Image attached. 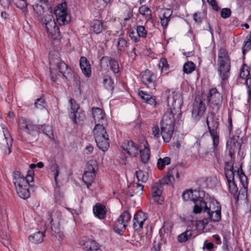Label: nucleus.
<instances>
[{
    "mask_svg": "<svg viewBox=\"0 0 251 251\" xmlns=\"http://www.w3.org/2000/svg\"><path fill=\"white\" fill-rule=\"evenodd\" d=\"M168 106L170 107L164 114L161 121V130L157 126L152 128V134L156 138L160 135L165 142H169L174 133L175 122L181 117L180 106L182 99L179 95L174 92L167 98Z\"/></svg>",
    "mask_w": 251,
    "mask_h": 251,
    "instance_id": "obj_1",
    "label": "nucleus"
},
{
    "mask_svg": "<svg viewBox=\"0 0 251 251\" xmlns=\"http://www.w3.org/2000/svg\"><path fill=\"white\" fill-rule=\"evenodd\" d=\"M53 13L56 16L57 23L52 14L46 15L44 18V24L46 25V29L49 36L54 40L61 38V34L59 25H65L70 20L68 16L67 2L64 1L57 5L53 10Z\"/></svg>",
    "mask_w": 251,
    "mask_h": 251,
    "instance_id": "obj_2",
    "label": "nucleus"
},
{
    "mask_svg": "<svg viewBox=\"0 0 251 251\" xmlns=\"http://www.w3.org/2000/svg\"><path fill=\"white\" fill-rule=\"evenodd\" d=\"M34 171L29 170L26 176H25L20 171L15 170L12 173L13 182L15 186L17 193L19 196L24 199H27L30 195L29 189L30 182L34 179Z\"/></svg>",
    "mask_w": 251,
    "mask_h": 251,
    "instance_id": "obj_3",
    "label": "nucleus"
},
{
    "mask_svg": "<svg viewBox=\"0 0 251 251\" xmlns=\"http://www.w3.org/2000/svg\"><path fill=\"white\" fill-rule=\"evenodd\" d=\"M218 73L220 76L222 86H225L230 75L231 61L228 53L226 49L221 48L218 54Z\"/></svg>",
    "mask_w": 251,
    "mask_h": 251,
    "instance_id": "obj_4",
    "label": "nucleus"
},
{
    "mask_svg": "<svg viewBox=\"0 0 251 251\" xmlns=\"http://www.w3.org/2000/svg\"><path fill=\"white\" fill-rule=\"evenodd\" d=\"M93 132L98 147L103 151H107L109 147V139L106 129L98 126L94 127Z\"/></svg>",
    "mask_w": 251,
    "mask_h": 251,
    "instance_id": "obj_5",
    "label": "nucleus"
},
{
    "mask_svg": "<svg viewBox=\"0 0 251 251\" xmlns=\"http://www.w3.org/2000/svg\"><path fill=\"white\" fill-rule=\"evenodd\" d=\"M204 196V192L203 191L191 189L185 191L182 197L184 201L191 200L195 203L193 212L196 214L201 213V208L198 206L201 200Z\"/></svg>",
    "mask_w": 251,
    "mask_h": 251,
    "instance_id": "obj_6",
    "label": "nucleus"
},
{
    "mask_svg": "<svg viewBox=\"0 0 251 251\" xmlns=\"http://www.w3.org/2000/svg\"><path fill=\"white\" fill-rule=\"evenodd\" d=\"M18 128L32 136L38 134L40 131V125H37L30 119L22 117L19 119Z\"/></svg>",
    "mask_w": 251,
    "mask_h": 251,
    "instance_id": "obj_7",
    "label": "nucleus"
},
{
    "mask_svg": "<svg viewBox=\"0 0 251 251\" xmlns=\"http://www.w3.org/2000/svg\"><path fill=\"white\" fill-rule=\"evenodd\" d=\"M71 106L70 111H69V116L73 123L77 125H81L85 119L84 112L80 109L79 105L74 99L69 100Z\"/></svg>",
    "mask_w": 251,
    "mask_h": 251,
    "instance_id": "obj_8",
    "label": "nucleus"
},
{
    "mask_svg": "<svg viewBox=\"0 0 251 251\" xmlns=\"http://www.w3.org/2000/svg\"><path fill=\"white\" fill-rule=\"evenodd\" d=\"M206 123L210 136L213 139H219V123L215 114L209 113L206 119Z\"/></svg>",
    "mask_w": 251,
    "mask_h": 251,
    "instance_id": "obj_9",
    "label": "nucleus"
},
{
    "mask_svg": "<svg viewBox=\"0 0 251 251\" xmlns=\"http://www.w3.org/2000/svg\"><path fill=\"white\" fill-rule=\"evenodd\" d=\"M206 106L203 100L199 98H196L192 105V117L196 121H199L206 111Z\"/></svg>",
    "mask_w": 251,
    "mask_h": 251,
    "instance_id": "obj_10",
    "label": "nucleus"
},
{
    "mask_svg": "<svg viewBox=\"0 0 251 251\" xmlns=\"http://www.w3.org/2000/svg\"><path fill=\"white\" fill-rule=\"evenodd\" d=\"M198 206L201 208V212L203 209L207 215L214 213L218 211H221L220 203L215 200H210L209 201L206 202L203 198Z\"/></svg>",
    "mask_w": 251,
    "mask_h": 251,
    "instance_id": "obj_11",
    "label": "nucleus"
},
{
    "mask_svg": "<svg viewBox=\"0 0 251 251\" xmlns=\"http://www.w3.org/2000/svg\"><path fill=\"white\" fill-rule=\"evenodd\" d=\"M92 112L96 124L95 127L99 126L105 128L108 124L104 112L99 107H93Z\"/></svg>",
    "mask_w": 251,
    "mask_h": 251,
    "instance_id": "obj_12",
    "label": "nucleus"
},
{
    "mask_svg": "<svg viewBox=\"0 0 251 251\" xmlns=\"http://www.w3.org/2000/svg\"><path fill=\"white\" fill-rule=\"evenodd\" d=\"M141 76L142 81L148 88L155 89L156 76L152 71L147 69L141 73Z\"/></svg>",
    "mask_w": 251,
    "mask_h": 251,
    "instance_id": "obj_13",
    "label": "nucleus"
},
{
    "mask_svg": "<svg viewBox=\"0 0 251 251\" xmlns=\"http://www.w3.org/2000/svg\"><path fill=\"white\" fill-rule=\"evenodd\" d=\"M207 101L217 107L221 105L223 101V96L217 88H211L209 90L207 97Z\"/></svg>",
    "mask_w": 251,
    "mask_h": 251,
    "instance_id": "obj_14",
    "label": "nucleus"
},
{
    "mask_svg": "<svg viewBox=\"0 0 251 251\" xmlns=\"http://www.w3.org/2000/svg\"><path fill=\"white\" fill-rule=\"evenodd\" d=\"M79 245L84 250L87 251H97L99 249V245L96 241L86 236L80 239Z\"/></svg>",
    "mask_w": 251,
    "mask_h": 251,
    "instance_id": "obj_15",
    "label": "nucleus"
},
{
    "mask_svg": "<svg viewBox=\"0 0 251 251\" xmlns=\"http://www.w3.org/2000/svg\"><path fill=\"white\" fill-rule=\"evenodd\" d=\"M50 65L51 67L55 65L56 69L66 79L72 75L71 68L63 61L58 60L56 62H53L52 60H50Z\"/></svg>",
    "mask_w": 251,
    "mask_h": 251,
    "instance_id": "obj_16",
    "label": "nucleus"
},
{
    "mask_svg": "<svg viewBox=\"0 0 251 251\" xmlns=\"http://www.w3.org/2000/svg\"><path fill=\"white\" fill-rule=\"evenodd\" d=\"M50 65L51 67L55 65L56 69L66 79L72 75L71 68L63 61L58 60L56 62H53L52 60H50Z\"/></svg>",
    "mask_w": 251,
    "mask_h": 251,
    "instance_id": "obj_17",
    "label": "nucleus"
},
{
    "mask_svg": "<svg viewBox=\"0 0 251 251\" xmlns=\"http://www.w3.org/2000/svg\"><path fill=\"white\" fill-rule=\"evenodd\" d=\"M147 214L141 211H138L133 218V228L136 231H140L143 228L144 222L147 220Z\"/></svg>",
    "mask_w": 251,
    "mask_h": 251,
    "instance_id": "obj_18",
    "label": "nucleus"
},
{
    "mask_svg": "<svg viewBox=\"0 0 251 251\" xmlns=\"http://www.w3.org/2000/svg\"><path fill=\"white\" fill-rule=\"evenodd\" d=\"M162 190V184L159 182L153 184L151 188L152 199L154 201L159 204H162L163 201V197L161 196Z\"/></svg>",
    "mask_w": 251,
    "mask_h": 251,
    "instance_id": "obj_19",
    "label": "nucleus"
},
{
    "mask_svg": "<svg viewBox=\"0 0 251 251\" xmlns=\"http://www.w3.org/2000/svg\"><path fill=\"white\" fill-rule=\"evenodd\" d=\"M122 148L129 156H136L138 154V147L131 140H125L123 143Z\"/></svg>",
    "mask_w": 251,
    "mask_h": 251,
    "instance_id": "obj_20",
    "label": "nucleus"
},
{
    "mask_svg": "<svg viewBox=\"0 0 251 251\" xmlns=\"http://www.w3.org/2000/svg\"><path fill=\"white\" fill-rule=\"evenodd\" d=\"M0 1L4 7H9L12 1L17 7L21 9L25 14L28 11V3L26 0H0Z\"/></svg>",
    "mask_w": 251,
    "mask_h": 251,
    "instance_id": "obj_21",
    "label": "nucleus"
},
{
    "mask_svg": "<svg viewBox=\"0 0 251 251\" xmlns=\"http://www.w3.org/2000/svg\"><path fill=\"white\" fill-rule=\"evenodd\" d=\"M139 12L146 20V25L151 23L153 27L154 26V21L152 18V12L149 7L145 5H142L139 8Z\"/></svg>",
    "mask_w": 251,
    "mask_h": 251,
    "instance_id": "obj_22",
    "label": "nucleus"
},
{
    "mask_svg": "<svg viewBox=\"0 0 251 251\" xmlns=\"http://www.w3.org/2000/svg\"><path fill=\"white\" fill-rule=\"evenodd\" d=\"M79 64L82 73L86 77H89L91 75V68L88 59L85 57H81L79 60Z\"/></svg>",
    "mask_w": 251,
    "mask_h": 251,
    "instance_id": "obj_23",
    "label": "nucleus"
},
{
    "mask_svg": "<svg viewBox=\"0 0 251 251\" xmlns=\"http://www.w3.org/2000/svg\"><path fill=\"white\" fill-rule=\"evenodd\" d=\"M93 212L97 217L102 220L105 219L107 210L105 206L97 203L93 207Z\"/></svg>",
    "mask_w": 251,
    "mask_h": 251,
    "instance_id": "obj_24",
    "label": "nucleus"
},
{
    "mask_svg": "<svg viewBox=\"0 0 251 251\" xmlns=\"http://www.w3.org/2000/svg\"><path fill=\"white\" fill-rule=\"evenodd\" d=\"M139 96L144 100V102L150 105L156 106L157 102L155 98L151 95L142 90H138Z\"/></svg>",
    "mask_w": 251,
    "mask_h": 251,
    "instance_id": "obj_25",
    "label": "nucleus"
},
{
    "mask_svg": "<svg viewBox=\"0 0 251 251\" xmlns=\"http://www.w3.org/2000/svg\"><path fill=\"white\" fill-rule=\"evenodd\" d=\"M103 29L102 22L98 20H94L90 23V30L93 33L98 34Z\"/></svg>",
    "mask_w": 251,
    "mask_h": 251,
    "instance_id": "obj_26",
    "label": "nucleus"
},
{
    "mask_svg": "<svg viewBox=\"0 0 251 251\" xmlns=\"http://www.w3.org/2000/svg\"><path fill=\"white\" fill-rule=\"evenodd\" d=\"M172 14L173 11L170 9L167 8L164 10L162 16L160 17V23L164 29L167 27Z\"/></svg>",
    "mask_w": 251,
    "mask_h": 251,
    "instance_id": "obj_27",
    "label": "nucleus"
},
{
    "mask_svg": "<svg viewBox=\"0 0 251 251\" xmlns=\"http://www.w3.org/2000/svg\"><path fill=\"white\" fill-rule=\"evenodd\" d=\"M144 149L140 150L141 160L142 163H146L149 161L150 157V150L149 145L147 142H146L144 145Z\"/></svg>",
    "mask_w": 251,
    "mask_h": 251,
    "instance_id": "obj_28",
    "label": "nucleus"
},
{
    "mask_svg": "<svg viewBox=\"0 0 251 251\" xmlns=\"http://www.w3.org/2000/svg\"><path fill=\"white\" fill-rule=\"evenodd\" d=\"M96 174V173H94L93 172L85 171L82 177V179L88 189H89L95 179Z\"/></svg>",
    "mask_w": 251,
    "mask_h": 251,
    "instance_id": "obj_29",
    "label": "nucleus"
},
{
    "mask_svg": "<svg viewBox=\"0 0 251 251\" xmlns=\"http://www.w3.org/2000/svg\"><path fill=\"white\" fill-rule=\"evenodd\" d=\"M105 59L108 61L110 69L115 74H118L119 72V66L118 61L114 58L106 56H103L101 59V60Z\"/></svg>",
    "mask_w": 251,
    "mask_h": 251,
    "instance_id": "obj_30",
    "label": "nucleus"
},
{
    "mask_svg": "<svg viewBox=\"0 0 251 251\" xmlns=\"http://www.w3.org/2000/svg\"><path fill=\"white\" fill-rule=\"evenodd\" d=\"M45 233L40 231H37L29 236L30 242L35 244H39L44 241Z\"/></svg>",
    "mask_w": 251,
    "mask_h": 251,
    "instance_id": "obj_31",
    "label": "nucleus"
},
{
    "mask_svg": "<svg viewBox=\"0 0 251 251\" xmlns=\"http://www.w3.org/2000/svg\"><path fill=\"white\" fill-rule=\"evenodd\" d=\"M127 225L124 222L121 221L120 219L118 218L115 222L113 229L114 231L119 234H122L125 230L126 229Z\"/></svg>",
    "mask_w": 251,
    "mask_h": 251,
    "instance_id": "obj_32",
    "label": "nucleus"
},
{
    "mask_svg": "<svg viewBox=\"0 0 251 251\" xmlns=\"http://www.w3.org/2000/svg\"><path fill=\"white\" fill-rule=\"evenodd\" d=\"M98 168L97 161L95 159H91L87 162L85 171L96 173V170H98Z\"/></svg>",
    "mask_w": 251,
    "mask_h": 251,
    "instance_id": "obj_33",
    "label": "nucleus"
},
{
    "mask_svg": "<svg viewBox=\"0 0 251 251\" xmlns=\"http://www.w3.org/2000/svg\"><path fill=\"white\" fill-rule=\"evenodd\" d=\"M220 139H213L212 145L213 147V152L214 153V157L216 158L217 162L219 163L220 160V154L218 145L219 144Z\"/></svg>",
    "mask_w": 251,
    "mask_h": 251,
    "instance_id": "obj_34",
    "label": "nucleus"
},
{
    "mask_svg": "<svg viewBox=\"0 0 251 251\" xmlns=\"http://www.w3.org/2000/svg\"><path fill=\"white\" fill-rule=\"evenodd\" d=\"M239 77L241 79H246L249 77L250 75L249 67L245 64L242 65L240 68Z\"/></svg>",
    "mask_w": 251,
    "mask_h": 251,
    "instance_id": "obj_35",
    "label": "nucleus"
},
{
    "mask_svg": "<svg viewBox=\"0 0 251 251\" xmlns=\"http://www.w3.org/2000/svg\"><path fill=\"white\" fill-rule=\"evenodd\" d=\"M225 171L228 183L234 181V173L235 171H234L233 167H231L230 168H225Z\"/></svg>",
    "mask_w": 251,
    "mask_h": 251,
    "instance_id": "obj_36",
    "label": "nucleus"
},
{
    "mask_svg": "<svg viewBox=\"0 0 251 251\" xmlns=\"http://www.w3.org/2000/svg\"><path fill=\"white\" fill-rule=\"evenodd\" d=\"M192 230H187L177 236V240L179 243L187 241L192 236Z\"/></svg>",
    "mask_w": 251,
    "mask_h": 251,
    "instance_id": "obj_37",
    "label": "nucleus"
},
{
    "mask_svg": "<svg viewBox=\"0 0 251 251\" xmlns=\"http://www.w3.org/2000/svg\"><path fill=\"white\" fill-rule=\"evenodd\" d=\"M49 169L53 173L55 183H57V176L59 174L58 165L55 162L52 161L49 165Z\"/></svg>",
    "mask_w": 251,
    "mask_h": 251,
    "instance_id": "obj_38",
    "label": "nucleus"
},
{
    "mask_svg": "<svg viewBox=\"0 0 251 251\" xmlns=\"http://www.w3.org/2000/svg\"><path fill=\"white\" fill-rule=\"evenodd\" d=\"M171 163V158L169 157H165L163 158H160L157 161L158 168L162 170L166 165L170 164Z\"/></svg>",
    "mask_w": 251,
    "mask_h": 251,
    "instance_id": "obj_39",
    "label": "nucleus"
},
{
    "mask_svg": "<svg viewBox=\"0 0 251 251\" xmlns=\"http://www.w3.org/2000/svg\"><path fill=\"white\" fill-rule=\"evenodd\" d=\"M168 174H169V177H172L173 180H175V178L179 179V167L178 166H175V167L169 168Z\"/></svg>",
    "mask_w": 251,
    "mask_h": 251,
    "instance_id": "obj_40",
    "label": "nucleus"
},
{
    "mask_svg": "<svg viewBox=\"0 0 251 251\" xmlns=\"http://www.w3.org/2000/svg\"><path fill=\"white\" fill-rule=\"evenodd\" d=\"M195 69V65L192 61H188L185 63L183 67V72L187 74H190Z\"/></svg>",
    "mask_w": 251,
    "mask_h": 251,
    "instance_id": "obj_41",
    "label": "nucleus"
},
{
    "mask_svg": "<svg viewBox=\"0 0 251 251\" xmlns=\"http://www.w3.org/2000/svg\"><path fill=\"white\" fill-rule=\"evenodd\" d=\"M40 129L43 132L50 138L53 137L52 127L50 125H40Z\"/></svg>",
    "mask_w": 251,
    "mask_h": 251,
    "instance_id": "obj_42",
    "label": "nucleus"
},
{
    "mask_svg": "<svg viewBox=\"0 0 251 251\" xmlns=\"http://www.w3.org/2000/svg\"><path fill=\"white\" fill-rule=\"evenodd\" d=\"M137 34L139 38H146L147 35V31L144 26L138 25L136 27Z\"/></svg>",
    "mask_w": 251,
    "mask_h": 251,
    "instance_id": "obj_43",
    "label": "nucleus"
},
{
    "mask_svg": "<svg viewBox=\"0 0 251 251\" xmlns=\"http://www.w3.org/2000/svg\"><path fill=\"white\" fill-rule=\"evenodd\" d=\"M131 218V216L129 213L128 210H126L121 213L120 217L118 218L121 221L124 222L127 225L128 223L130 221Z\"/></svg>",
    "mask_w": 251,
    "mask_h": 251,
    "instance_id": "obj_44",
    "label": "nucleus"
},
{
    "mask_svg": "<svg viewBox=\"0 0 251 251\" xmlns=\"http://www.w3.org/2000/svg\"><path fill=\"white\" fill-rule=\"evenodd\" d=\"M103 84L107 89L111 90L114 89V82L111 77L108 75H106L104 77Z\"/></svg>",
    "mask_w": 251,
    "mask_h": 251,
    "instance_id": "obj_45",
    "label": "nucleus"
},
{
    "mask_svg": "<svg viewBox=\"0 0 251 251\" xmlns=\"http://www.w3.org/2000/svg\"><path fill=\"white\" fill-rule=\"evenodd\" d=\"M136 177L139 181L145 182L148 180V175L146 173L144 172L141 170H139L136 172Z\"/></svg>",
    "mask_w": 251,
    "mask_h": 251,
    "instance_id": "obj_46",
    "label": "nucleus"
},
{
    "mask_svg": "<svg viewBox=\"0 0 251 251\" xmlns=\"http://www.w3.org/2000/svg\"><path fill=\"white\" fill-rule=\"evenodd\" d=\"M208 218L212 222H218L221 219V211H218L214 213L208 215Z\"/></svg>",
    "mask_w": 251,
    "mask_h": 251,
    "instance_id": "obj_47",
    "label": "nucleus"
},
{
    "mask_svg": "<svg viewBox=\"0 0 251 251\" xmlns=\"http://www.w3.org/2000/svg\"><path fill=\"white\" fill-rule=\"evenodd\" d=\"M127 41L124 38L122 37H119L117 40V47L118 50L122 51L124 50L127 47Z\"/></svg>",
    "mask_w": 251,
    "mask_h": 251,
    "instance_id": "obj_48",
    "label": "nucleus"
},
{
    "mask_svg": "<svg viewBox=\"0 0 251 251\" xmlns=\"http://www.w3.org/2000/svg\"><path fill=\"white\" fill-rule=\"evenodd\" d=\"M34 106L36 108L40 109L45 108L46 102L45 99L43 98L36 99L34 102Z\"/></svg>",
    "mask_w": 251,
    "mask_h": 251,
    "instance_id": "obj_49",
    "label": "nucleus"
},
{
    "mask_svg": "<svg viewBox=\"0 0 251 251\" xmlns=\"http://www.w3.org/2000/svg\"><path fill=\"white\" fill-rule=\"evenodd\" d=\"M242 53L244 56L247 52L251 50V39H249L247 41H245L244 45L242 48Z\"/></svg>",
    "mask_w": 251,
    "mask_h": 251,
    "instance_id": "obj_50",
    "label": "nucleus"
},
{
    "mask_svg": "<svg viewBox=\"0 0 251 251\" xmlns=\"http://www.w3.org/2000/svg\"><path fill=\"white\" fill-rule=\"evenodd\" d=\"M159 67L161 69L162 71L167 72L169 70V65L165 58H162L160 59Z\"/></svg>",
    "mask_w": 251,
    "mask_h": 251,
    "instance_id": "obj_51",
    "label": "nucleus"
},
{
    "mask_svg": "<svg viewBox=\"0 0 251 251\" xmlns=\"http://www.w3.org/2000/svg\"><path fill=\"white\" fill-rule=\"evenodd\" d=\"M53 234L56 237L58 238V240H62L64 237V233L63 231H62L59 228H56L55 226H52L51 229Z\"/></svg>",
    "mask_w": 251,
    "mask_h": 251,
    "instance_id": "obj_52",
    "label": "nucleus"
},
{
    "mask_svg": "<svg viewBox=\"0 0 251 251\" xmlns=\"http://www.w3.org/2000/svg\"><path fill=\"white\" fill-rule=\"evenodd\" d=\"M56 184V187H54V197L56 201H61L63 199L64 195L58 187L57 183Z\"/></svg>",
    "mask_w": 251,
    "mask_h": 251,
    "instance_id": "obj_53",
    "label": "nucleus"
},
{
    "mask_svg": "<svg viewBox=\"0 0 251 251\" xmlns=\"http://www.w3.org/2000/svg\"><path fill=\"white\" fill-rule=\"evenodd\" d=\"M228 187L230 193L233 195H237L238 193V188L236 185L235 181L228 182Z\"/></svg>",
    "mask_w": 251,
    "mask_h": 251,
    "instance_id": "obj_54",
    "label": "nucleus"
},
{
    "mask_svg": "<svg viewBox=\"0 0 251 251\" xmlns=\"http://www.w3.org/2000/svg\"><path fill=\"white\" fill-rule=\"evenodd\" d=\"M3 134L4 136L5 137V139L7 141L8 139H9L10 142L7 143V146H8V154H9L11 152V147L12 145V139L11 138V137L9 136H8V130L6 129L5 130H3Z\"/></svg>",
    "mask_w": 251,
    "mask_h": 251,
    "instance_id": "obj_55",
    "label": "nucleus"
},
{
    "mask_svg": "<svg viewBox=\"0 0 251 251\" xmlns=\"http://www.w3.org/2000/svg\"><path fill=\"white\" fill-rule=\"evenodd\" d=\"M231 11L229 8H223L221 12V16L224 19H226L231 15Z\"/></svg>",
    "mask_w": 251,
    "mask_h": 251,
    "instance_id": "obj_56",
    "label": "nucleus"
},
{
    "mask_svg": "<svg viewBox=\"0 0 251 251\" xmlns=\"http://www.w3.org/2000/svg\"><path fill=\"white\" fill-rule=\"evenodd\" d=\"M129 36L130 39L134 42H138L140 41L139 36L137 34V32L130 29L129 31Z\"/></svg>",
    "mask_w": 251,
    "mask_h": 251,
    "instance_id": "obj_57",
    "label": "nucleus"
},
{
    "mask_svg": "<svg viewBox=\"0 0 251 251\" xmlns=\"http://www.w3.org/2000/svg\"><path fill=\"white\" fill-rule=\"evenodd\" d=\"M33 8L38 15H40L44 12V8L41 5L38 4H34L33 5Z\"/></svg>",
    "mask_w": 251,
    "mask_h": 251,
    "instance_id": "obj_58",
    "label": "nucleus"
},
{
    "mask_svg": "<svg viewBox=\"0 0 251 251\" xmlns=\"http://www.w3.org/2000/svg\"><path fill=\"white\" fill-rule=\"evenodd\" d=\"M227 130L229 132V134H231V132L232 130L233 126L232 123V117L231 113H228V120H227Z\"/></svg>",
    "mask_w": 251,
    "mask_h": 251,
    "instance_id": "obj_59",
    "label": "nucleus"
},
{
    "mask_svg": "<svg viewBox=\"0 0 251 251\" xmlns=\"http://www.w3.org/2000/svg\"><path fill=\"white\" fill-rule=\"evenodd\" d=\"M203 18V14L201 12H196L193 15L194 20L198 23H201Z\"/></svg>",
    "mask_w": 251,
    "mask_h": 251,
    "instance_id": "obj_60",
    "label": "nucleus"
},
{
    "mask_svg": "<svg viewBox=\"0 0 251 251\" xmlns=\"http://www.w3.org/2000/svg\"><path fill=\"white\" fill-rule=\"evenodd\" d=\"M125 17L124 18L125 21H127L133 17V10L128 8L125 11Z\"/></svg>",
    "mask_w": 251,
    "mask_h": 251,
    "instance_id": "obj_61",
    "label": "nucleus"
},
{
    "mask_svg": "<svg viewBox=\"0 0 251 251\" xmlns=\"http://www.w3.org/2000/svg\"><path fill=\"white\" fill-rule=\"evenodd\" d=\"M240 181L244 188L247 185V177L243 173H241L240 175L238 174Z\"/></svg>",
    "mask_w": 251,
    "mask_h": 251,
    "instance_id": "obj_62",
    "label": "nucleus"
},
{
    "mask_svg": "<svg viewBox=\"0 0 251 251\" xmlns=\"http://www.w3.org/2000/svg\"><path fill=\"white\" fill-rule=\"evenodd\" d=\"M136 188L134 190L135 193L141 195L143 193L144 190V186L142 184L136 183Z\"/></svg>",
    "mask_w": 251,
    "mask_h": 251,
    "instance_id": "obj_63",
    "label": "nucleus"
},
{
    "mask_svg": "<svg viewBox=\"0 0 251 251\" xmlns=\"http://www.w3.org/2000/svg\"><path fill=\"white\" fill-rule=\"evenodd\" d=\"M246 85L248 88V93L249 98H251V77H248L246 80Z\"/></svg>",
    "mask_w": 251,
    "mask_h": 251,
    "instance_id": "obj_64",
    "label": "nucleus"
}]
</instances>
